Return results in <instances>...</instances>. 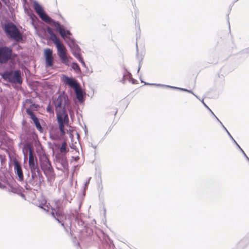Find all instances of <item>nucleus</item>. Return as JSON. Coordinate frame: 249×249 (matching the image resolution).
I'll return each mask as SVG.
<instances>
[{
	"mask_svg": "<svg viewBox=\"0 0 249 249\" xmlns=\"http://www.w3.org/2000/svg\"><path fill=\"white\" fill-rule=\"evenodd\" d=\"M34 8L36 12L44 22L50 24L55 27L61 37L64 39L67 44L75 40L72 37L71 33L66 30L64 26L61 25L58 21L51 19L44 11L42 6L36 1L34 2Z\"/></svg>",
	"mask_w": 249,
	"mask_h": 249,
	"instance_id": "nucleus-1",
	"label": "nucleus"
},
{
	"mask_svg": "<svg viewBox=\"0 0 249 249\" xmlns=\"http://www.w3.org/2000/svg\"><path fill=\"white\" fill-rule=\"evenodd\" d=\"M54 204L51 207L47 204L46 200L42 198L39 202L38 207L44 210L45 211L51 212L52 216L61 224L64 227L66 216L64 214L61 208L62 202L60 200L54 201Z\"/></svg>",
	"mask_w": 249,
	"mask_h": 249,
	"instance_id": "nucleus-2",
	"label": "nucleus"
},
{
	"mask_svg": "<svg viewBox=\"0 0 249 249\" xmlns=\"http://www.w3.org/2000/svg\"><path fill=\"white\" fill-rule=\"evenodd\" d=\"M47 32L50 35V39L52 40L56 46L57 54L61 62L66 66H69L70 65L69 59L71 58V57L67 55L66 47L53 33L52 28L49 27H47Z\"/></svg>",
	"mask_w": 249,
	"mask_h": 249,
	"instance_id": "nucleus-3",
	"label": "nucleus"
},
{
	"mask_svg": "<svg viewBox=\"0 0 249 249\" xmlns=\"http://www.w3.org/2000/svg\"><path fill=\"white\" fill-rule=\"evenodd\" d=\"M3 29L8 38L16 42H21L23 40L22 33L14 23L9 22L5 24Z\"/></svg>",
	"mask_w": 249,
	"mask_h": 249,
	"instance_id": "nucleus-4",
	"label": "nucleus"
},
{
	"mask_svg": "<svg viewBox=\"0 0 249 249\" xmlns=\"http://www.w3.org/2000/svg\"><path fill=\"white\" fill-rule=\"evenodd\" d=\"M2 76L5 80L13 84L21 85L22 83V78L19 70L5 71L2 73Z\"/></svg>",
	"mask_w": 249,
	"mask_h": 249,
	"instance_id": "nucleus-5",
	"label": "nucleus"
},
{
	"mask_svg": "<svg viewBox=\"0 0 249 249\" xmlns=\"http://www.w3.org/2000/svg\"><path fill=\"white\" fill-rule=\"evenodd\" d=\"M40 166L45 175L47 177H51L53 175V169L51 163L46 155L40 158Z\"/></svg>",
	"mask_w": 249,
	"mask_h": 249,
	"instance_id": "nucleus-6",
	"label": "nucleus"
},
{
	"mask_svg": "<svg viewBox=\"0 0 249 249\" xmlns=\"http://www.w3.org/2000/svg\"><path fill=\"white\" fill-rule=\"evenodd\" d=\"M56 114L60 131L62 135H64L65 134L64 125L68 123V115L65 110L56 112Z\"/></svg>",
	"mask_w": 249,
	"mask_h": 249,
	"instance_id": "nucleus-7",
	"label": "nucleus"
},
{
	"mask_svg": "<svg viewBox=\"0 0 249 249\" xmlns=\"http://www.w3.org/2000/svg\"><path fill=\"white\" fill-rule=\"evenodd\" d=\"M68 102V98L66 95H59L53 102L56 112L65 110V107Z\"/></svg>",
	"mask_w": 249,
	"mask_h": 249,
	"instance_id": "nucleus-8",
	"label": "nucleus"
},
{
	"mask_svg": "<svg viewBox=\"0 0 249 249\" xmlns=\"http://www.w3.org/2000/svg\"><path fill=\"white\" fill-rule=\"evenodd\" d=\"M68 45L70 47L71 53L74 57L81 63L83 66L86 67V64L81 56L80 49L75 43V40L68 44Z\"/></svg>",
	"mask_w": 249,
	"mask_h": 249,
	"instance_id": "nucleus-9",
	"label": "nucleus"
},
{
	"mask_svg": "<svg viewBox=\"0 0 249 249\" xmlns=\"http://www.w3.org/2000/svg\"><path fill=\"white\" fill-rule=\"evenodd\" d=\"M12 50L7 47H0V62H6L11 57Z\"/></svg>",
	"mask_w": 249,
	"mask_h": 249,
	"instance_id": "nucleus-10",
	"label": "nucleus"
},
{
	"mask_svg": "<svg viewBox=\"0 0 249 249\" xmlns=\"http://www.w3.org/2000/svg\"><path fill=\"white\" fill-rule=\"evenodd\" d=\"M62 80L65 85L69 86L73 89L80 86L77 81L72 77H68L63 75L62 77Z\"/></svg>",
	"mask_w": 249,
	"mask_h": 249,
	"instance_id": "nucleus-11",
	"label": "nucleus"
},
{
	"mask_svg": "<svg viewBox=\"0 0 249 249\" xmlns=\"http://www.w3.org/2000/svg\"><path fill=\"white\" fill-rule=\"evenodd\" d=\"M14 172L17 176L18 180L22 181L24 180L23 174L21 166L19 162L17 160H14Z\"/></svg>",
	"mask_w": 249,
	"mask_h": 249,
	"instance_id": "nucleus-12",
	"label": "nucleus"
},
{
	"mask_svg": "<svg viewBox=\"0 0 249 249\" xmlns=\"http://www.w3.org/2000/svg\"><path fill=\"white\" fill-rule=\"evenodd\" d=\"M46 67H52L53 66V51L50 49H46L44 51Z\"/></svg>",
	"mask_w": 249,
	"mask_h": 249,
	"instance_id": "nucleus-13",
	"label": "nucleus"
},
{
	"mask_svg": "<svg viewBox=\"0 0 249 249\" xmlns=\"http://www.w3.org/2000/svg\"><path fill=\"white\" fill-rule=\"evenodd\" d=\"M29 149V166L30 170H34L35 169H38L36 159L33 155V151L30 147Z\"/></svg>",
	"mask_w": 249,
	"mask_h": 249,
	"instance_id": "nucleus-14",
	"label": "nucleus"
},
{
	"mask_svg": "<svg viewBox=\"0 0 249 249\" xmlns=\"http://www.w3.org/2000/svg\"><path fill=\"white\" fill-rule=\"evenodd\" d=\"M76 98L79 102H83L84 101V94L80 86L74 89Z\"/></svg>",
	"mask_w": 249,
	"mask_h": 249,
	"instance_id": "nucleus-15",
	"label": "nucleus"
},
{
	"mask_svg": "<svg viewBox=\"0 0 249 249\" xmlns=\"http://www.w3.org/2000/svg\"><path fill=\"white\" fill-rule=\"evenodd\" d=\"M61 166L60 167H57V168L60 169L62 171L65 172L68 170V163L67 161L65 159H62L60 160Z\"/></svg>",
	"mask_w": 249,
	"mask_h": 249,
	"instance_id": "nucleus-16",
	"label": "nucleus"
},
{
	"mask_svg": "<svg viewBox=\"0 0 249 249\" xmlns=\"http://www.w3.org/2000/svg\"><path fill=\"white\" fill-rule=\"evenodd\" d=\"M26 112L27 114L30 115L33 122L38 119L36 115L34 114V113L30 109L27 108L26 109Z\"/></svg>",
	"mask_w": 249,
	"mask_h": 249,
	"instance_id": "nucleus-17",
	"label": "nucleus"
},
{
	"mask_svg": "<svg viewBox=\"0 0 249 249\" xmlns=\"http://www.w3.org/2000/svg\"><path fill=\"white\" fill-rule=\"evenodd\" d=\"M71 68L74 70L77 73H80L81 72L80 68L79 65L76 63H72L71 65Z\"/></svg>",
	"mask_w": 249,
	"mask_h": 249,
	"instance_id": "nucleus-18",
	"label": "nucleus"
},
{
	"mask_svg": "<svg viewBox=\"0 0 249 249\" xmlns=\"http://www.w3.org/2000/svg\"><path fill=\"white\" fill-rule=\"evenodd\" d=\"M144 84L145 85H155V86H159V87H168V88H177V87H173V86H168V85H162V84H150V83H146V82H144Z\"/></svg>",
	"mask_w": 249,
	"mask_h": 249,
	"instance_id": "nucleus-19",
	"label": "nucleus"
},
{
	"mask_svg": "<svg viewBox=\"0 0 249 249\" xmlns=\"http://www.w3.org/2000/svg\"><path fill=\"white\" fill-rule=\"evenodd\" d=\"M60 151L62 153H66L68 150H67V143L66 142H63L62 144V145L60 148Z\"/></svg>",
	"mask_w": 249,
	"mask_h": 249,
	"instance_id": "nucleus-20",
	"label": "nucleus"
},
{
	"mask_svg": "<svg viewBox=\"0 0 249 249\" xmlns=\"http://www.w3.org/2000/svg\"><path fill=\"white\" fill-rule=\"evenodd\" d=\"M131 74L129 72L125 71L124 73L123 81H124L126 79H129L130 81L131 80H133V79L131 78Z\"/></svg>",
	"mask_w": 249,
	"mask_h": 249,
	"instance_id": "nucleus-21",
	"label": "nucleus"
},
{
	"mask_svg": "<svg viewBox=\"0 0 249 249\" xmlns=\"http://www.w3.org/2000/svg\"><path fill=\"white\" fill-rule=\"evenodd\" d=\"M34 123H35V124L36 125V128L38 130H39L40 131H41L42 127H41V126L40 124L38 119L34 121Z\"/></svg>",
	"mask_w": 249,
	"mask_h": 249,
	"instance_id": "nucleus-22",
	"label": "nucleus"
},
{
	"mask_svg": "<svg viewBox=\"0 0 249 249\" xmlns=\"http://www.w3.org/2000/svg\"><path fill=\"white\" fill-rule=\"evenodd\" d=\"M215 118H216V119L217 120V121H218L219 122V123L222 126V127L224 128V129L226 131V132L228 133V130L226 129V128L224 126V125L222 123V122L219 120V119L216 117V116H215Z\"/></svg>",
	"mask_w": 249,
	"mask_h": 249,
	"instance_id": "nucleus-23",
	"label": "nucleus"
},
{
	"mask_svg": "<svg viewBox=\"0 0 249 249\" xmlns=\"http://www.w3.org/2000/svg\"><path fill=\"white\" fill-rule=\"evenodd\" d=\"M30 170L32 173V178H34L35 176H36V172H38V169H35L34 171L32 170Z\"/></svg>",
	"mask_w": 249,
	"mask_h": 249,
	"instance_id": "nucleus-24",
	"label": "nucleus"
},
{
	"mask_svg": "<svg viewBox=\"0 0 249 249\" xmlns=\"http://www.w3.org/2000/svg\"><path fill=\"white\" fill-rule=\"evenodd\" d=\"M204 106L212 113V114L215 117L216 116L211 109L206 105L204 102H203Z\"/></svg>",
	"mask_w": 249,
	"mask_h": 249,
	"instance_id": "nucleus-25",
	"label": "nucleus"
},
{
	"mask_svg": "<svg viewBox=\"0 0 249 249\" xmlns=\"http://www.w3.org/2000/svg\"><path fill=\"white\" fill-rule=\"evenodd\" d=\"M90 178H89L88 179V180L85 182V188H86V187H87L88 186V185H89V181H90Z\"/></svg>",
	"mask_w": 249,
	"mask_h": 249,
	"instance_id": "nucleus-26",
	"label": "nucleus"
},
{
	"mask_svg": "<svg viewBox=\"0 0 249 249\" xmlns=\"http://www.w3.org/2000/svg\"><path fill=\"white\" fill-rule=\"evenodd\" d=\"M177 88H175V89H180L182 91H187V89H183V88H178L177 87Z\"/></svg>",
	"mask_w": 249,
	"mask_h": 249,
	"instance_id": "nucleus-27",
	"label": "nucleus"
},
{
	"mask_svg": "<svg viewBox=\"0 0 249 249\" xmlns=\"http://www.w3.org/2000/svg\"><path fill=\"white\" fill-rule=\"evenodd\" d=\"M23 154H24V159L25 160L27 158V151H26V152L24 151V150H23Z\"/></svg>",
	"mask_w": 249,
	"mask_h": 249,
	"instance_id": "nucleus-28",
	"label": "nucleus"
},
{
	"mask_svg": "<svg viewBox=\"0 0 249 249\" xmlns=\"http://www.w3.org/2000/svg\"><path fill=\"white\" fill-rule=\"evenodd\" d=\"M187 92H189V93H191L193 94L194 96H195L197 98H198V96H197V95H196V94H195L192 90H188V89H187Z\"/></svg>",
	"mask_w": 249,
	"mask_h": 249,
	"instance_id": "nucleus-29",
	"label": "nucleus"
},
{
	"mask_svg": "<svg viewBox=\"0 0 249 249\" xmlns=\"http://www.w3.org/2000/svg\"><path fill=\"white\" fill-rule=\"evenodd\" d=\"M239 149H240V150L242 152V153H243V154L244 155V156H246V153H245V152L244 151V150L241 148V147H240L239 148Z\"/></svg>",
	"mask_w": 249,
	"mask_h": 249,
	"instance_id": "nucleus-30",
	"label": "nucleus"
},
{
	"mask_svg": "<svg viewBox=\"0 0 249 249\" xmlns=\"http://www.w3.org/2000/svg\"><path fill=\"white\" fill-rule=\"evenodd\" d=\"M239 149H240V150L242 152V153H243V154L244 155V156H246V153H245V152L244 151V150L241 148V147H240L239 148Z\"/></svg>",
	"mask_w": 249,
	"mask_h": 249,
	"instance_id": "nucleus-31",
	"label": "nucleus"
},
{
	"mask_svg": "<svg viewBox=\"0 0 249 249\" xmlns=\"http://www.w3.org/2000/svg\"><path fill=\"white\" fill-rule=\"evenodd\" d=\"M239 149H240V150L242 152V153H243V154L244 155V156H246V153H245V152L244 151V150L241 148V147H240L239 148Z\"/></svg>",
	"mask_w": 249,
	"mask_h": 249,
	"instance_id": "nucleus-32",
	"label": "nucleus"
},
{
	"mask_svg": "<svg viewBox=\"0 0 249 249\" xmlns=\"http://www.w3.org/2000/svg\"><path fill=\"white\" fill-rule=\"evenodd\" d=\"M239 149H240V150L242 152V153H243V154L244 155V156H246V153H245V152L244 151V150L241 148V147H240L239 148Z\"/></svg>",
	"mask_w": 249,
	"mask_h": 249,
	"instance_id": "nucleus-33",
	"label": "nucleus"
},
{
	"mask_svg": "<svg viewBox=\"0 0 249 249\" xmlns=\"http://www.w3.org/2000/svg\"><path fill=\"white\" fill-rule=\"evenodd\" d=\"M239 149H240V150L242 152V153H243V154L244 155V156H246V153H245V152L244 151V150L241 148V147H240L239 148Z\"/></svg>",
	"mask_w": 249,
	"mask_h": 249,
	"instance_id": "nucleus-34",
	"label": "nucleus"
},
{
	"mask_svg": "<svg viewBox=\"0 0 249 249\" xmlns=\"http://www.w3.org/2000/svg\"><path fill=\"white\" fill-rule=\"evenodd\" d=\"M239 149H240V150L242 152V153H243V154L244 155V156H246V153H245V152L244 151V150L241 148V147H240L239 148Z\"/></svg>",
	"mask_w": 249,
	"mask_h": 249,
	"instance_id": "nucleus-35",
	"label": "nucleus"
},
{
	"mask_svg": "<svg viewBox=\"0 0 249 249\" xmlns=\"http://www.w3.org/2000/svg\"><path fill=\"white\" fill-rule=\"evenodd\" d=\"M228 135H229V136L230 137V138L231 139H233V137L231 136V134L229 133V132H228Z\"/></svg>",
	"mask_w": 249,
	"mask_h": 249,
	"instance_id": "nucleus-36",
	"label": "nucleus"
},
{
	"mask_svg": "<svg viewBox=\"0 0 249 249\" xmlns=\"http://www.w3.org/2000/svg\"><path fill=\"white\" fill-rule=\"evenodd\" d=\"M246 158V159L248 160V161L249 162V157L247 156V155L246 154V156H244Z\"/></svg>",
	"mask_w": 249,
	"mask_h": 249,
	"instance_id": "nucleus-37",
	"label": "nucleus"
},
{
	"mask_svg": "<svg viewBox=\"0 0 249 249\" xmlns=\"http://www.w3.org/2000/svg\"><path fill=\"white\" fill-rule=\"evenodd\" d=\"M231 140L233 141V142H234V143L236 145V143H237V142L235 141V140H234L233 138V139H231Z\"/></svg>",
	"mask_w": 249,
	"mask_h": 249,
	"instance_id": "nucleus-38",
	"label": "nucleus"
},
{
	"mask_svg": "<svg viewBox=\"0 0 249 249\" xmlns=\"http://www.w3.org/2000/svg\"><path fill=\"white\" fill-rule=\"evenodd\" d=\"M140 67H141L140 65H139V68H138V72H139V71L140 70Z\"/></svg>",
	"mask_w": 249,
	"mask_h": 249,
	"instance_id": "nucleus-39",
	"label": "nucleus"
},
{
	"mask_svg": "<svg viewBox=\"0 0 249 249\" xmlns=\"http://www.w3.org/2000/svg\"><path fill=\"white\" fill-rule=\"evenodd\" d=\"M236 145L238 148L240 147L238 143H236Z\"/></svg>",
	"mask_w": 249,
	"mask_h": 249,
	"instance_id": "nucleus-40",
	"label": "nucleus"
},
{
	"mask_svg": "<svg viewBox=\"0 0 249 249\" xmlns=\"http://www.w3.org/2000/svg\"><path fill=\"white\" fill-rule=\"evenodd\" d=\"M201 101V102H202V103H203V102H204L203 100H202Z\"/></svg>",
	"mask_w": 249,
	"mask_h": 249,
	"instance_id": "nucleus-41",
	"label": "nucleus"
}]
</instances>
